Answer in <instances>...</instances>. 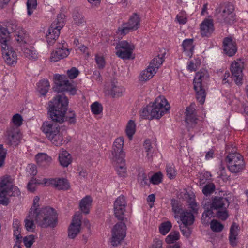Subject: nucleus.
I'll return each mask as SVG.
<instances>
[{
    "label": "nucleus",
    "instance_id": "1",
    "mask_svg": "<svg viewBox=\"0 0 248 248\" xmlns=\"http://www.w3.org/2000/svg\"><path fill=\"white\" fill-rule=\"evenodd\" d=\"M39 200L38 196L34 197L33 205L24 221L25 228L28 231H31L34 229V221L42 228L48 227L54 228L57 225L58 215L56 211L49 207L39 210Z\"/></svg>",
    "mask_w": 248,
    "mask_h": 248
},
{
    "label": "nucleus",
    "instance_id": "2",
    "mask_svg": "<svg viewBox=\"0 0 248 248\" xmlns=\"http://www.w3.org/2000/svg\"><path fill=\"white\" fill-rule=\"evenodd\" d=\"M50 103L49 114L53 122L62 124L65 121L70 124L76 123V115L73 111H69L65 116L68 103L65 95H57Z\"/></svg>",
    "mask_w": 248,
    "mask_h": 248
},
{
    "label": "nucleus",
    "instance_id": "3",
    "mask_svg": "<svg viewBox=\"0 0 248 248\" xmlns=\"http://www.w3.org/2000/svg\"><path fill=\"white\" fill-rule=\"evenodd\" d=\"M170 108L167 100L163 96L155 98L154 102L144 108L140 112V116L144 119H159L166 113Z\"/></svg>",
    "mask_w": 248,
    "mask_h": 248
},
{
    "label": "nucleus",
    "instance_id": "4",
    "mask_svg": "<svg viewBox=\"0 0 248 248\" xmlns=\"http://www.w3.org/2000/svg\"><path fill=\"white\" fill-rule=\"evenodd\" d=\"M209 79V74L205 69H202L197 72L194 79V89L196 92V97L201 104H203L205 102L206 95L205 88Z\"/></svg>",
    "mask_w": 248,
    "mask_h": 248
},
{
    "label": "nucleus",
    "instance_id": "5",
    "mask_svg": "<svg viewBox=\"0 0 248 248\" xmlns=\"http://www.w3.org/2000/svg\"><path fill=\"white\" fill-rule=\"evenodd\" d=\"M226 151L229 153L225 158L229 170L232 173H238L242 171L245 167L243 156L236 152L235 147H232L230 151L229 145L226 147Z\"/></svg>",
    "mask_w": 248,
    "mask_h": 248
},
{
    "label": "nucleus",
    "instance_id": "6",
    "mask_svg": "<svg viewBox=\"0 0 248 248\" xmlns=\"http://www.w3.org/2000/svg\"><path fill=\"white\" fill-rule=\"evenodd\" d=\"M216 15L220 21L225 24H232L236 21V15L233 4L227 3L216 9Z\"/></svg>",
    "mask_w": 248,
    "mask_h": 248
},
{
    "label": "nucleus",
    "instance_id": "7",
    "mask_svg": "<svg viewBox=\"0 0 248 248\" xmlns=\"http://www.w3.org/2000/svg\"><path fill=\"white\" fill-rule=\"evenodd\" d=\"M229 203L227 198L215 196L212 198L210 207L212 209L217 210V216L219 219L225 220L228 217L227 209Z\"/></svg>",
    "mask_w": 248,
    "mask_h": 248
},
{
    "label": "nucleus",
    "instance_id": "8",
    "mask_svg": "<svg viewBox=\"0 0 248 248\" xmlns=\"http://www.w3.org/2000/svg\"><path fill=\"white\" fill-rule=\"evenodd\" d=\"M63 14H60L57 16V19L51 24L46 33V39L49 45L53 44L60 34V30L64 25Z\"/></svg>",
    "mask_w": 248,
    "mask_h": 248
},
{
    "label": "nucleus",
    "instance_id": "9",
    "mask_svg": "<svg viewBox=\"0 0 248 248\" xmlns=\"http://www.w3.org/2000/svg\"><path fill=\"white\" fill-rule=\"evenodd\" d=\"M140 16L134 13L130 17L128 22L122 24L119 27L116 32L122 38L129 32L137 30L140 26Z\"/></svg>",
    "mask_w": 248,
    "mask_h": 248
},
{
    "label": "nucleus",
    "instance_id": "10",
    "mask_svg": "<svg viewBox=\"0 0 248 248\" xmlns=\"http://www.w3.org/2000/svg\"><path fill=\"white\" fill-rule=\"evenodd\" d=\"M55 84L53 89L57 93L67 91L71 95L76 93V88L69 82L65 76L56 75L55 77Z\"/></svg>",
    "mask_w": 248,
    "mask_h": 248
},
{
    "label": "nucleus",
    "instance_id": "11",
    "mask_svg": "<svg viewBox=\"0 0 248 248\" xmlns=\"http://www.w3.org/2000/svg\"><path fill=\"white\" fill-rule=\"evenodd\" d=\"M124 139L120 137L117 138L114 141L111 151L112 157L111 158L113 162H122L124 159L125 153L123 150Z\"/></svg>",
    "mask_w": 248,
    "mask_h": 248
},
{
    "label": "nucleus",
    "instance_id": "12",
    "mask_svg": "<svg viewBox=\"0 0 248 248\" xmlns=\"http://www.w3.org/2000/svg\"><path fill=\"white\" fill-rule=\"evenodd\" d=\"M126 226L123 222L116 224L112 230L111 243L113 246L119 245L126 235Z\"/></svg>",
    "mask_w": 248,
    "mask_h": 248
},
{
    "label": "nucleus",
    "instance_id": "13",
    "mask_svg": "<svg viewBox=\"0 0 248 248\" xmlns=\"http://www.w3.org/2000/svg\"><path fill=\"white\" fill-rule=\"evenodd\" d=\"M244 63L241 61H234L230 66V70L232 78L237 85H241L243 83V69Z\"/></svg>",
    "mask_w": 248,
    "mask_h": 248
},
{
    "label": "nucleus",
    "instance_id": "14",
    "mask_svg": "<svg viewBox=\"0 0 248 248\" xmlns=\"http://www.w3.org/2000/svg\"><path fill=\"white\" fill-rule=\"evenodd\" d=\"M116 55L122 59H129L134 49L133 45L126 41L120 42L116 46Z\"/></svg>",
    "mask_w": 248,
    "mask_h": 248
},
{
    "label": "nucleus",
    "instance_id": "15",
    "mask_svg": "<svg viewBox=\"0 0 248 248\" xmlns=\"http://www.w3.org/2000/svg\"><path fill=\"white\" fill-rule=\"evenodd\" d=\"M126 202L124 196L118 197L114 203V212L115 217L119 220L123 221L125 211Z\"/></svg>",
    "mask_w": 248,
    "mask_h": 248
},
{
    "label": "nucleus",
    "instance_id": "16",
    "mask_svg": "<svg viewBox=\"0 0 248 248\" xmlns=\"http://www.w3.org/2000/svg\"><path fill=\"white\" fill-rule=\"evenodd\" d=\"M1 52L3 58L7 64L13 65L16 63V53L9 45H3Z\"/></svg>",
    "mask_w": 248,
    "mask_h": 248
},
{
    "label": "nucleus",
    "instance_id": "17",
    "mask_svg": "<svg viewBox=\"0 0 248 248\" xmlns=\"http://www.w3.org/2000/svg\"><path fill=\"white\" fill-rule=\"evenodd\" d=\"M80 214L75 215L72 222L68 229V236L71 239L75 238L80 231L81 221Z\"/></svg>",
    "mask_w": 248,
    "mask_h": 248
},
{
    "label": "nucleus",
    "instance_id": "18",
    "mask_svg": "<svg viewBox=\"0 0 248 248\" xmlns=\"http://www.w3.org/2000/svg\"><path fill=\"white\" fill-rule=\"evenodd\" d=\"M19 130L13 126L7 129L5 134L6 143L9 145H16L20 140Z\"/></svg>",
    "mask_w": 248,
    "mask_h": 248
},
{
    "label": "nucleus",
    "instance_id": "19",
    "mask_svg": "<svg viewBox=\"0 0 248 248\" xmlns=\"http://www.w3.org/2000/svg\"><path fill=\"white\" fill-rule=\"evenodd\" d=\"M223 48L224 53L229 57L234 55L237 50L236 42L232 37L224 38Z\"/></svg>",
    "mask_w": 248,
    "mask_h": 248
},
{
    "label": "nucleus",
    "instance_id": "20",
    "mask_svg": "<svg viewBox=\"0 0 248 248\" xmlns=\"http://www.w3.org/2000/svg\"><path fill=\"white\" fill-rule=\"evenodd\" d=\"M185 121L188 128L195 127L198 123V119L196 115L195 109L192 105L186 108L185 112Z\"/></svg>",
    "mask_w": 248,
    "mask_h": 248
},
{
    "label": "nucleus",
    "instance_id": "21",
    "mask_svg": "<svg viewBox=\"0 0 248 248\" xmlns=\"http://www.w3.org/2000/svg\"><path fill=\"white\" fill-rule=\"evenodd\" d=\"M44 184L46 185H51L59 190H67L70 186L67 180L65 179H44Z\"/></svg>",
    "mask_w": 248,
    "mask_h": 248
},
{
    "label": "nucleus",
    "instance_id": "22",
    "mask_svg": "<svg viewBox=\"0 0 248 248\" xmlns=\"http://www.w3.org/2000/svg\"><path fill=\"white\" fill-rule=\"evenodd\" d=\"M41 129L48 139L51 138L52 136L55 135V133H58V132L60 131L59 125L51 122L43 123Z\"/></svg>",
    "mask_w": 248,
    "mask_h": 248
},
{
    "label": "nucleus",
    "instance_id": "23",
    "mask_svg": "<svg viewBox=\"0 0 248 248\" xmlns=\"http://www.w3.org/2000/svg\"><path fill=\"white\" fill-rule=\"evenodd\" d=\"M214 31L212 19H205L200 26V32L202 37H209Z\"/></svg>",
    "mask_w": 248,
    "mask_h": 248
},
{
    "label": "nucleus",
    "instance_id": "24",
    "mask_svg": "<svg viewBox=\"0 0 248 248\" xmlns=\"http://www.w3.org/2000/svg\"><path fill=\"white\" fill-rule=\"evenodd\" d=\"M15 190L13 192L9 190L6 191L5 189L0 188V204L7 205L9 203V199L7 196H15L20 194V191L18 188H15Z\"/></svg>",
    "mask_w": 248,
    "mask_h": 248
},
{
    "label": "nucleus",
    "instance_id": "25",
    "mask_svg": "<svg viewBox=\"0 0 248 248\" xmlns=\"http://www.w3.org/2000/svg\"><path fill=\"white\" fill-rule=\"evenodd\" d=\"M0 188L5 189L6 191L13 192L15 188H17L13 185V179L10 176L5 175L0 178Z\"/></svg>",
    "mask_w": 248,
    "mask_h": 248
},
{
    "label": "nucleus",
    "instance_id": "26",
    "mask_svg": "<svg viewBox=\"0 0 248 248\" xmlns=\"http://www.w3.org/2000/svg\"><path fill=\"white\" fill-rule=\"evenodd\" d=\"M69 54L68 49L62 46L61 47L57 48L55 52L51 53L50 59L51 61L57 62L60 59L66 57Z\"/></svg>",
    "mask_w": 248,
    "mask_h": 248
},
{
    "label": "nucleus",
    "instance_id": "27",
    "mask_svg": "<svg viewBox=\"0 0 248 248\" xmlns=\"http://www.w3.org/2000/svg\"><path fill=\"white\" fill-rule=\"evenodd\" d=\"M37 164L44 168H47L51 163L52 158L45 153H39L35 156Z\"/></svg>",
    "mask_w": 248,
    "mask_h": 248
},
{
    "label": "nucleus",
    "instance_id": "28",
    "mask_svg": "<svg viewBox=\"0 0 248 248\" xmlns=\"http://www.w3.org/2000/svg\"><path fill=\"white\" fill-rule=\"evenodd\" d=\"M14 35L19 43L25 44L28 40V35L25 32L24 30L21 28H17L14 31Z\"/></svg>",
    "mask_w": 248,
    "mask_h": 248
},
{
    "label": "nucleus",
    "instance_id": "29",
    "mask_svg": "<svg viewBox=\"0 0 248 248\" xmlns=\"http://www.w3.org/2000/svg\"><path fill=\"white\" fill-rule=\"evenodd\" d=\"M92 201V198L89 195L85 196L81 200L79 203V207L83 213L85 214L89 213Z\"/></svg>",
    "mask_w": 248,
    "mask_h": 248
},
{
    "label": "nucleus",
    "instance_id": "30",
    "mask_svg": "<svg viewBox=\"0 0 248 248\" xmlns=\"http://www.w3.org/2000/svg\"><path fill=\"white\" fill-rule=\"evenodd\" d=\"M59 160L61 166L67 167L72 162L71 155L66 150H62L59 154Z\"/></svg>",
    "mask_w": 248,
    "mask_h": 248
},
{
    "label": "nucleus",
    "instance_id": "31",
    "mask_svg": "<svg viewBox=\"0 0 248 248\" xmlns=\"http://www.w3.org/2000/svg\"><path fill=\"white\" fill-rule=\"evenodd\" d=\"M238 228V225L236 223H233L230 229L229 242L231 246L233 247L237 245Z\"/></svg>",
    "mask_w": 248,
    "mask_h": 248
},
{
    "label": "nucleus",
    "instance_id": "32",
    "mask_svg": "<svg viewBox=\"0 0 248 248\" xmlns=\"http://www.w3.org/2000/svg\"><path fill=\"white\" fill-rule=\"evenodd\" d=\"M155 73V69H152L148 66L147 68L141 71L139 79L141 81H147L151 79Z\"/></svg>",
    "mask_w": 248,
    "mask_h": 248
},
{
    "label": "nucleus",
    "instance_id": "33",
    "mask_svg": "<svg viewBox=\"0 0 248 248\" xmlns=\"http://www.w3.org/2000/svg\"><path fill=\"white\" fill-rule=\"evenodd\" d=\"M10 36L7 29L0 26V44L1 47L3 45H9Z\"/></svg>",
    "mask_w": 248,
    "mask_h": 248
},
{
    "label": "nucleus",
    "instance_id": "34",
    "mask_svg": "<svg viewBox=\"0 0 248 248\" xmlns=\"http://www.w3.org/2000/svg\"><path fill=\"white\" fill-rule=\"evenodd\" d=\"M182 46L184 51L187 53V55L191 56L194 50V46L193 45V39H186L183 41Z\"/></svg>",
    "mask_w": 248,
    "mask_h": 248
},
{
    "label": "nucleus",
    "instance_id": "35",
    "mask_svg": "<svg viewBox=\"0 0 248 248\" xmlns=\"http://www.w3.org/2000/svg\"><path fill=\"white\" fill-rule=\"evenodd\" d=\"M180 217L182 224L185 225H191L194 220L193 214L189 212H183L180 215Z\"/></svg>",
    "mask_w": 248,
    "mask_h": 248
},
{
    "label": "nucleus",
    "instance_id": "36",
    "mask_svg": "<svg viewBox=\"0 0 248 248\" xmlns=\"http://www.w3.org/2000/svg\"><path fill=\"white\" fill-rule=\"evenodd\" d=\"M50 87V84L48 80L43 79L40 81L37 84V91L42 95H45Z\"/></svg>",
    "mask_w": 248,
    "mask_h": 248
},
{
    "label": "nucleus",
    "instance_id": "37",
    "mask_svg": "<svg viewBox=\"0 0 248 248\" xmlns=\"http://www.w3.org/2000/svg\"><path fill=\"white\" fill-rule=\"evenodd\" d=\"M48 139L53 144L56 146H61L64 142L63 133L60 131L58 132V133H55V135H54L53 136H52L51 138Z\"/></svg>",
    "mask_w": 248,
    "mask_h": 248
},
{
    "label": "nucleus",
    "instance_id": "38",
    "mask_svg": "<svg viewBox=\"0 0 248 248\" xmlns=\"http://www.w3.org/2000/svg\"><path fill=\"white\" fill-rule=\"evenodd\" d=\"M135 132L136 124L134 121L130 120L127 123L125 128L126 134L130 140H132L133 136L135 134Z\"/></svg>",
    "mask_w": 248,
    "mask_h": 248
},
{
    "label": "nucleus",
    "instance_id": "39",
    "mask_svg": "<svg viewBox=\"0 0 248 248\" xmlns=\"http://www.w3.org/2000/svg\"><path fill=\"white\" fill-rule=\"evenodd\" d=\"M114 163H115L116 170L118 175L121 177H125L126 174L125 160L124 159L122 162H114Z\"/></svg>",
    "mask_w": 248,
    "mask_h": 248
},
{
    "label": "nucleus",
    "instance_id": "40",
    "mask_svg": "<svg viewBox=\"0 0 248 248\" xmlns=\"http://www.w3.org/2000/svg\"><path fill=\"white\" fill-rule=\"evenodd\" d=\"M22 51L26 57L28 58L29 59L35 60L37 59L38 56L35 51L31 47H24L22 49Z\"/></svg>",
    "mask_w": 248,
    "mask_h": 248
},
{
    "label": "nucleus",
    "instance_id": "41",
    "mask_svg": "<svg viewBox=\"0 0 248 248\" xmlns=\"http://www.w3.org/2000/svg\"><path fill=\"white\" fill-rule=\"evenodd\" d=\"M163 62V58L162 57L157 56L151 61L148 66L152 69H155L156 73L157 69L160 65L162 64Z\"/></svg>",
    "mask_w": 248,
    "mask_h": 248
},
{
    "label": "nucleus",
    "instance_id": "42",
    "mask_svg": "<svg viewBox=\"0 0 248 248\" xmlns=\"http://www.w3.org/2000/svg\"><path fill=\"white\" fill-rule=\"evenodd\" d=\"M73 17L74 23L78 25H83L85 22L84 16L78 11L74 12Z\"/></svg>",
    "mask_w": 248,
    "mask_h": 248
},
{
    "label": "nucleus",
    "instance_id": "43",
    "mask_svg": "<svg viewBox=\"0 0 248 248\" xmlns=\"http://www.w3.org/2000/svg\"><path fill=\"white\" fill-rule=\"evenodd\" d=\"M124 91V88L121 86H117L114 82L112 83L111 94L114 96H120Z\"/></svg>",
    "mask_w": 248,
    "mask_h": 248
},
{
    "label": "nucleus",
    "instance_id": "44",
    "mask_svg": "<svg viewBox=\"0 0 248 248\" xmlns=\"http://www.w3.org/2000/svg\"><path fill=\"white\" fill-rule=\"evenodd\" d=\"M144 149L146 154V157L150 159L152 157V148L153 146L150 140L147 139L145 140L143 145Z\"/></svg>",
    "mask_w": 248,
    "mask_h": 248
},
{
    "label": "nucleus",
    "instance_id": "45",
    "mask_svg": "<svg viewBox=\"0 0 248 248\" xmlns=\"http://www.w3.org/2000/svg\"><path fill=\"white\" fill-rule=\"evenodd\" d=\"M179 239V233L178 232L175 231L171 232L166 237L165 241L168 244H171L174 243V242L178 240Z\"/></svg>",
    "mask_w": 248,
    "mask_h": 248
},
{
    "label": "nucleus",
    "instance_id": "46",
    "mask_svg": "<svg viewBox=\"0 0 248 248\" xmlns=\"http://www.w3.org/2000/svg\"><path fill=\"white\" fill-rule=\"evenodd\" d=\"M213 215V211L211 209L205 210L202 213V224H208Z\"/></svg>",
    "mask_w": 248,
    "mask_h": 248
},
{
    "label": "nucleus",
    "instance_id": "47",
    "mask_svg": "<svg viewBox=\"0 0 248 248\" xmlns=\"http://www.w3.org/2000/svg\"><path fill=\"white\" fill-rule=\"evenodd\" d=\"M172 225L170 222L167 221L161 223L159 227V231L162 235H166L170 230Z\"/></svg>",
    "mask_w": 248,
    "mask_h": 248
},
{
    "label": "nucleus",
    "instance_id": "48",
    "mask_svg": "<svg viewBox=\"0 0 248 248\" xmlns=\"http://www.w3.org/2000/svg\"><path fill=\"white\" fill-rule=\"evenodd\" d=\"M210 227L215 232H220L223 229V225L216 220H213L210 223Z\"/></svg>",
    "mask_w": 248,
    "mask_h": 248
},
{
    "label": "nucleus",
    "instance_id": "49",
    "mask_svg": "<svg viewBox=\"0 0 248 248\" xmlns=\"http://www.w3.org/2000/svg\"><path fill=\"white\" fill-rule=\"evenodd\" d=\"M138 181L142 185H147L150 182V179L147 178V175L143 171L139 172L138 175Z\"/></svg>",
    "mask_w": 248,
    "mask_h": 248
},
{
    "label": "nucleus",
    "instance_id": "50",
    "mask_svg": "<svg viewBox=\"0 0 248 248\" xmlns=\"http://www.w3.org/2000/svg\"><path fill=\"white\" fill-rule=\"evenodd\" d=\"M91 108L92 112L95 115L100 114L103 110V108L101 104L98 102H95L91 105Z\"/></svg>",
    "mask_w": 248,
    "mask_h": 248
},
{
    "label": "nucleus",
    "instance_id": "51",
    "mask_svg": "<svg viewBox=\"0 0 248 248\" xmlns=\"http://www.w3.org/2000/svg\"><path fill=\"white\" fill-rule=\"evenodd\" d=\"M166 170L167 175L170 179H173L176 177V172L173 165H167Z\"/></svg>",
    "mask_w": 248,
    "mask_h": 248
},
{
    "label": "nucleus",
    "instance_id": "52",
    "mask_svg": "<svg viewBox=\"0 0 248 248\" xmlns=\"http://www.w3.org/2000/svg\"><path fill=\"white\" fill-rule=\"evenodd\" d=\"M172 210L175 214V217H177V216L179 214L180 215L182 213V208L180 205H179L178 202L176 200H174L172 201Z\"/></svg>",
    "mask_w": 248,
    "mask_h": 248
},
{
    "label": "nucleus",
    "instance_id": "53",
    "mask_svg": "<svg viewBox=\"0 0 248 248\" xmlns=\"http://www.w3.org/2000/svg\"><path fill=\"white\" fill-rule=\"evenodd\" d=\"M215 189V186L213 183H209L207 184L202 189L203 193L207 196L213 193Z\"/></svg>",
    "mask_w": 248,
    "mask_h": 248
},
{
    "label": "nucleus",
    "instance_id": "54",
    "mask_svg": "<svg viewBox=\"0 0 248 248\" xmlns=\"http://www.w3.org/2000/svg\"><path fill=\"white\" fill-rule=\"evenodd\" d=\"M37 5L36 0H28L27 6L28 9V14L31 15L33 13L32 10L36 8Z\"/></svg>",
    "mask_w": 248,
    "mask_h": 248
},
{
    "label": "nucleus",
    "instance_id": "55",
    "mask_svg": "<svg viewBox=\"0 0 248 248\" xmlns=\"http://www.w3.org/2000/svg\"><path fill=\"white\" fill-rule=\"evenodd\" d=\"M190 225H185L183 224L180 225V228L183 234L186 237H188L191 234V231L189 227Z\"/></svg>",
    "mask_w": 248,
    "mask_h": 248
},
{
    "label": "nucleus",
    "instance_id": "56",
    "mask_svg": "<svg viewBox=\"0 0 248 248\" xmlns=\"http://www.w3.org/2000/svg\"><path fill=\"white\" fill-rule=\"evenodd\" d=\"M162 174L161 173H156L154 174L151 178H150V182L153 184L156 185L161 182Z\"/></svg>",
    "mask_w": 248,
    "mask_h": 248
},
{
    "label": "nucleus",
    "instance_id": "57",
    "mask_svg": "<svg viewBox=\"0 0 248 248\" xmlns=\"http://www.w3.org/2000/svg\"><path fill=\"white\" fill-rule=\"evenodd\" d=\"M24 243L27 248H30L34 241V236L33 235H30L25 237L23 239Z\"/></svg>",
    "mask_w": 248,
    "mask_h": 248
},
{
    "label": "nucleus",
    "instance_id": "58",
    "mask_svg": "<svg viewBox=\"0 0 248 248\" xmlns=\"http://www.w3.org/2000/svg\"><path fill=\"white\" fill-rule=\"evenodd\" d=\"M79 72L76 67H72L67 71V74L70 79L76 78L79 75Z\"/></svg>",
    "mask_w": 248,
    "mask_h": 248
},
{
    "label": "nucleus",
    "instance_id": "59",
    "mask_svg": "<svg viewBox=\"0 0 248 248\" xmlns=\"http://www.w3.org/2000/svg\"><path fill=\"white\" fill-rule=\"evenodd\" d=\"M95 62L98 65V68L102 69L105 67V61L102 56L96 55Z\"/></svg>",
    "mask_w": 248,
    "mask_h": 248
},
{
    "label": "nucleus",
    "instance_id": "60",
    "mask_svg": "<svg viewBox=\"0 0 248 248\" xmlns=\"http://www.w3.org/2000/svg\"><path fill=\"white\" fill-rule=\"evenodd\" d=\"M22 121L23 119L20 114H16L13 116L12 122L15 125L20 126L22 124Z\"/></svg>",
    "mask_w": 248,
    "mask_h": 248
},
{
    "label": "nucleus",
    "instance_id": "61",
    "mask_svg": "<svg viewBox=\"0 0 248 248\" xmlns=\"http://www.w3.org/2000/svg\"><path fill=\"white\" fill-rule=\"evenodd\" d=\"M6 153V150L4 149L3 145L0 144V168L3 165Z\"/></svg>",
    "mask_w": 248,
    "mask_h": 248
},
{
    "label": "nucleus",
    "instance_id": "62",
    "mask_svg": "<svg viewBox=\"0 0 248 248\" xmlns=\"http://www.w3.org/2000/svg\"><path fill=\"white\" fill-rule=\"evenodd\" d=\"M188 202L189 203V208L191 209V211L193 213H196L198 210L197 204L194 199L192 197H190Z\"/></svg>",
    "mask_w": 248,
    "mask_h": 248
},
{
    "label": "nucleus",
    "instance_id": "63",
    "mask_svg": "<svg viewBox=\"0 0 248 248\" xmlns=\"http://www.w3.org/2000/svg\"><path fill=\"white\" fill-rule=\"evenodd\" d=\"M37 181L35 179L32 178L28 184V189L31 192H33L35 189L36 184Z\"/></svg>",
    "mask_w": 248,
    "mask_h": 248
},
{
    "label": "nucleus",
    "instance_id": "64",
    "mask_svg": "<svg viewBox=\"0 0 248 248\" xmlns=\"http://www.w3.org/2000/svg\"><path fill=\"white\" fill-rule=\"evenodd\" d=\"M27 170L29 173L32 176L35 175L37 172L36 167L33 164L29 165Z\"/></svg>",
    "mask_w": 248,
    "mask_h": 248
}]
</instances>
